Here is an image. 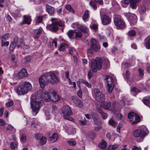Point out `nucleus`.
Wrapping results in <instances>:
<instances>
[{"label":"nucleus","instance_id":"obj_1","mask_svg":"<svg viewBox=\"0 0 150 150\" xmlns=\"http://www.w3.org/2000/svg\"><path fill=\"white\" fill-rule=\"evenodd\" d=\"M40 92H38L35 95H32L30 98L31 107L33 115H34L37 114L41 107L42 106L44 102L42 100V98L46 102L51 100L53 102H55L59 99V96L55 92L48 93L42 91V94L41 96L40 95Z\"/></svg>","mask_w":150,"mask_h":150},{"label":"nucleus","instance_id":"obj_2","mask_svg":"<svg viewBox=\"0 0 150 150\" xmlns=\"http://www.w3.org/2000/svg\"><path fill=\"white\" fill-rule=\"evenodd\" d=\"M59 81V78L53 71L47 72L46 75H43L39 78V82L40 87L44 88L47 82L50 84H57Z\"/></svg>","mask_w":150,"mask_h":150},{"label":"nucleus","instance_id":"obj_3","mask_svg":"<svg viewBox=\"0 0 150 150\" xmlns=\"http://www.w3.org/2000/svg\"><path fill=\"white\" fill-rule=\"evenodd\" d=\"M51 21L52 23L46 26L47 29L50 31L56 32L59 29L58 26H63L64 25L61 21L57 18H52Z\"/></svg>","mask_w":150,"mask_h":150},{"label":"nucleus","instance_id":"obj_4","mask_svg":"<svg viewBox=\"0 0 150 150\" xmlns=\"http://www.w3.org/2000/svg\"><path fill=\"white\" fill-rule=\"evenodd\" d=\"M102 60L101 58L96 57L95 59H92L91 63V69L94 72H96L97 70H100L102 68Z\"/></svg>","mask_w":150,"mask_h":150},{"label":"nucleus","instance_id":"obj_5","mask_svg":"<svg viewBox=\"0 0 150 150\" xmlns=\"http://www.w3.org/2000/svg\"><path fill=\"white\" fill-rule=\"evenodd\" d=\"M32 88V85L29 82L25 81L23 85H21L18 86L16 91L18 94L21 95L27 93L28 91Z\"/></svg>","mask_w":150,"mask_h":150},{"label":"nucleus","instance_id":"obj_6","mask_svg":"<svg viewBox=\"0 0 150 150\" xmlns=\"http://www.w3.org/2000/svg\"><path fill=\"white\" fill-rule=\"evenodd\" d=\"M105 80L106 88L108 92L111 93L113 88V79L110 76L106 75L105 76Z\"/></svg>","mask_w":150,"mask_h":150},{"label":"nucleus","instance_id":"obj_7","mask_svg":"<svg viewBox=\"0 0 150 150\" xmlns=\"http://www.w3.org/2000/svg\"><path fill=\"white\" fill-rule=\"evenodd\" d=\"M63 116L65 119L72 121L73 119L70 117L72 112L70 107L69 106L64 107L62 110Z\"/></svg>","mask_w":150,"mask_h":150},{"label":"nucleus","instance_id":"obj_8","mask_svg":"<svg viewBox=\"0 0 150 150\" xmlns=\"http://www.w3.org/2000/svg\"><path fill=\"white\" fill-rule=\"evenodd\" d=\"M146 130L147 129L145 127H144L143 129L142 128L136 129L133 132V135L136 138H139L141 139H142L147 134L146 131Z\"/></svg>","mask_w":150,"mask_h":150},{"label":"nucleus","instance_id":"obj_9","mask_svg":"<svg viewBox=\"0 0 150 150\" xmlns=\"http://www.w3.org/2000/svg\"><path fill=\"white\" fill-rule=\"evenodd\" d=\"M115 25L117 27L122 28L125 26V23L120 16H115L114 18Z\"/></svg>","mask_w":150,"mask_h":150},{"label":"nucleus","instance_id":"obj_10","mask_svg":"<svg viewBox=\"0 0 150 150\" xmlns=\"http://www.w3.org/2000/svg\"><path fill=\"white\" fill-rule=\"evenodd\" d=\"M128 117L130 121L132 122V124L133 125L136 124L140 121L139 117L133 112H131L128 113Z\"/></svg>","mask_w":150,"mask_h":150},{"label":"nucleus","instance_id":"obj_11","mask_svg":"<svg viewBox=\"0 0 150 150\" xmlns=\"http://www.w3.org/2000/svg\"><path fill=\"white\" fill-rule=\"evenodd\" d=\"M93 94L96 99L98 101H100L104 98L103 94L98 89L95 88L93 91Z\"/></svg>","mask_w":150,"mask_h":150},{"label":"nucleus","instance_id":"obj_12","mask_svg":"<svg viewBox=\"0 0 150 150\" xmlns=\"http://www.w3.org/2000/svg\"><path fill=\"white\" fill-rule=\"evenodd\" d=\"M127 16L128 17V20L131 26L135 25L137 21V17L134 14L128 13L126 14Z\"/></svg>","mask_w":150,"mask_h":150},{"label":"nucleus","instance_id":"obj_13","mask_svg":"<svg viewBox=\"0 0 150 150\" xmlns=\"http://www.w3.org/2000/svg\"><path fill=\"white\" fill-rule=\"evenodd\" d=\"M72 25L73 28H78L84 33H87L88 32V29L85 25L80 24L78 23H74Z\"/></svg>","mask_w":150,"mask_h":150},{"label":"nucleus","instance_id":"obj_14","mask_svg":"<svg viewBox=\"0 0 150 150\" xmlns=\"http://www.w3.org/2000/svg\"><path fill=\"white\" fill-rule=\"evenodd\" d=\"M12 42H13L18 47H21L24 48H28V47L27 46L24 45L22 43L21 41V40H19L17 36H16L14 38L13 41Z\"/></svg>","mask_w":150,"mask_h":150},{"label":"nucleus","instance_id":"obj_15","mask_svg":"<svg viewBox=\"0 0 150 150\" xmlns=\"http://www.w3.org/2000/svg\"><path fill=\"white\" fill-rule=\"evenodd\" d=\"M102 24L104 25H107L111 23L110 18L106 15L104 14L101 16L100 15Z\"/></svg>","mask_w":150,"mask_h":150},{"label":"nucleus","instance_id":"obj_16","mask_svg":"<svg viewBox=\"0 0 150 150\" xmlns=\"http://www.w3.org/2000/svg\"><path fill=\"white\" fill-rule=\"evenodd\" d=\"M141 0H125L124 3L125 4H128L130 2V6L132 8H135L137 3Z\"/></svg>","mask_w":150,"mask_h":150},{"label":"nucleus","instance_id":"obj_17","mask_svg":"<svg viewBox=\"0 0 150 150\" xmlns=\"http://www.w3.org/2000/svg\"><path fill=\"white\" fill-rule=\"evenodd\" d=\"M72 100L75 106L78 108H81L83 106V103L77 97L73 96L72 97Z\"/></svg>","mask_w":150,"mask_h":150},{"label":"nucleus","instance_id":"obj_18","mask_svg":"<svg viewBox=\"0 0 150 150\" xmlns=\"http://www.w3.org/2000/svg\"><path fill=\"white\" fill-rule=\"evenodd\" d=\"M24 20L23 21L20 23L21 25H23L25 24L29 25L31 23V17L29 15H24Z\"/></svg>","mask_w":150,"mask_h":150},{"label":"nucleus","instance_id":"obj_19","mask_svg":"<svg viewBox=\"0 0 150 150\" xmlns=\"http://www.w3.org/2000/svg\"><path fill=\"white\" fill-rule=\"evenodd\" d=\"M111 105L110 102H107L104 101H102L100 103V106L105 110H108L110 108Z\"/></svg>","mask_w":150,"mask_h":150},{"label":"nucleus","instance_id":"obj_20","mask_svg":"<svg viewBox=\"0 0 150 150\" xmlns=\"http://www.w3.org/2000/svg\"><path fill=\"white\" fill-rule=\"evenodd\" d=\"M42 29L41 28H40L38 29H36L34 30L33 33V37L34 39H38L40 36V35L42 33Z\"/></svg>","mask_w":150,"mask_h":150},{"label":"nucleus","instance_id":"obj_21","mask_svg":"<svg viewBox=\"0 0 150 150\" xmlns=\"http://www.w3.org/2000/svg\"><path fill=\"white\" fill-rule=\"evenodd\" d=\"M18 74L19 76L22 78L28 76L26 69L24 68H22V70L18 72Z\"/></svg>","mask_w":150,"mask_h":150},{"label":"nucleus","instance_id":"obj_22","mask_svg":"<svg viewBox=\"0 0 150 150\" xmlns=\"http://www.w3.org/2000/svg\"><path fill=\"white\" fill-rule=\"evenodd\" d=\"M46 9L47 11L50 15H52L54 13V8L48 4L46 5Z\"/></svg>","mask_w":150,"mask_h":150},{"label":"nucleus","instance_id":"obj_23","mask_svg":"<svg viewBox=\"0 0 150 150\" xmlns=\"http://www.w3.org/2000/svg\"><path fill=\"white\" fill-rule=\"evenodd\" d=\"M142 101L144 104L146 105L149 106H150V97L147 96L144 98Z\"/></svg>","mask_w":150,"mask_h":150},{"label":"nucleus","instance_id":"obj_24","mask_svg":"<svg viewBox=\"0 0 150 150\" xmlns=\"http://www.w3.org/2000/svg\"><path fill=\"white\" fill-rule=\"evenodd\" d=\"M68 47V44L66 43H63L61 44L59 47V50L60 51H64L65 49Z\"/></svg>","mask_w":150,"mask_h":150},{"label":"nucleus","instance_id":"obj_25","mask_svg":"<svg viewBox=\"0 0 150 150\" xmlns=\"http://www.w3.org/2000/svg\"><path fill=\"white\" fill-rule=\"evenodd\" d=\"M98 146L100 149H105L107 147L106 142L104 140H103L102 142L99 143Z\"/></svg>","mask_w":150,"mask_h":150},{"label":"nucleus","instance_id":"obj_26","mask_svg":"<svg viewBox=\"0 0 150 150\" xmlns=\"http://www.w3.org/2000/svg\"><path fill=\"white\" fill-rule=\"evenodd\" d=\"M58 139V136L57 134H54L52 137L49 139L52 142H54L57 141Z\"/></svg>","mask_w":150,"mask_h":150},{"label":"nucleus","instance_id":"obj_27","mask_svg":"<svg viewBox=\"0 0 150 150\" xmlns=\"http://www.w3.org/2000/svg\"><path fill=\"white\" fill-rule=\"evenodd\" d=\"M92 49L96 52L98 51L100 49V47L99 44L91 47Z\"/></svg>","mask_w":150,"mask_h":150},{"label":"nucleus","instance_id":"obj_28","mask_svg":"<svg viewBox=\"0 0 150 150\" xmlns=\"http://www.w3.org/2000/svg\"><path fill=\"white\" fill-rule=\"evenodd\" d=\"M145 45L146 48H150V37H148L146 39Z\"/></svg>","mask_w":150,"mask_h":150},{"label":"nucleus","instance_id":"obj_29","mask_svg":"<svg viewBox=\"0 0 150 150\" xmlns=\"http://www.w3.org/2000/svg\"><path fill=\"white\" fill-rule=\"evenodd\" d=\"M108 124L109 125H112L113 127H115L117 125V122H116L113 120L110 119L108 121Z\"/></svg>","mask_w":150,"mask_h":150},{"label":"nucleus","instance_id":"obj_30","mask_svg":"<svg viewBox=\"0 0 150 150\" xmlns=\"http://www.w3.org/2000/svg\"><path fill=\"white\" fill-rule=\"evenodd\" d=\"M139 10L141 13H144L146 10V7L143 5H141L139 7Z\"/></svg>","mask_w":150,"mask_h":150},{"label":"nucleus","instance_id":"obj_31","mask_svg":"<svg viewBox=\"0 0 150 150\" xmlns=\"http://www.w3.org/2000/svg\"><path fill=\"white\" fill-rule=\"evenodd\" d=\"M87 54L88 57H91L93 55V51L91 47H89L87 50Z\"/></svg>","mask_w":150,"mask_h":150},{"label":"nucleus","instance_id":"obj_32","mask_svg":"<svg viewBox=\"0 0 150 150\" xmlns=\"http://www.w3.org/2000/svg\"><path fill=\"white\" fill-rule=\"evenodd\" d=\"M79 122L82 125H85L87 124V120L84 117L82 120H79Z\"/></svg>","mask_w":150,"mask_h":150},{"label":"nucleus","instance_id":"obj_33","mask_svg":"<svg viewBox=\"0 0 150 150\" xmlns=\"http://www.w3.org/2000/svg\"><path fill=\"white\" fill-rule=\"evenodd\" d=\"M74 32L75 33V37L76 38L79 37L81 38L82 36L81 33L79 30H74Z\"/></svg>","mask_w":150,"mask_h":150},{"label":"nucleus","instance_id":"obj_34","mask_svg":"<svg viewBox=\"0 0 150 150\" xmlns=\"http://www.w3.org/2000/svg\"><path fill=\"white\" fill-rule=\"evenodd\" d=\"M42 20V17L40 16L36 17L35 19V21L36 24L41 23Z\"/></svg>","mask_w":150,"mask_h":150},{"label":"nucleus","instance_id":"obj_35","mask_svg":"<svg viewBox=\"0 0 150 150\" xmlns=\"http://www.w3.org/2000/svg\"><path fill=\"white\" fill-rule=\"evenodd\" d=\"M118 146L117 144L110 145L108 147L107 150H114L117 148Z\"/></svg>","mask_w":150,"mask_h":150},{"label":"nucleus","instance_id":"obj_36","mask_svg":"<svg viewBox=\"0 0 150 150\" xmlns=\"http://www.w3.org/2000/svg\"><path fill=\"white\" fill-rule=\"evenodd\" d=\"M65 8L66 9L69 11L73 13H74L75 12L73 8L71 7V6L70 5H67Z\"/></svg>","mask_w":150,"mask_h":150},{"label":"nucleus","instance_id":"obj_37","mask_svg":"<svg viewBox=\"0 0 150 150\" xmlns=\"http://www.w3.org/2000/svg\"><path fill=\"white\" fill-rule=\"evenodd\" d=\"M140 91L138 89L136 88L135 87L133 88L131 90V92L132 94L134 96H135L136 95V94H134V93H139V92H140Z\"/></svg>","mask_w":150,"mask_h":150},{"label":"nucleus","instance_id":"obj_38","mask_svg":"<svg viewBox=\"0 0 150 150\" xmlns=\"http://www.w3.org/2000/svg\"><path fill=\"white\" fill-rule=\"evenodd\" d=\"M90 46H92L93 45H95L98 44V43L96 40L94 38H91V40Z\"/></svg>","mask_w":150,"mask_h":150},{"label":"nucleus","instance_id":"obj_39","mask_svg":"<svg viewBox=\"0 0 150 150\" xmlns=\"http://www.w3.org/2000/svg\"><path fill=\"white\" fill-rule=\"evenodd\" d=\"M88 11L86 10L85 11L84 14L83 16V20L86 22V20L88 18Z\"/></svg>","mask_w":150,"mask_h":150},{"label":"nucleus","instance_id":"obj_40","mask_svg":"<svg viewBox=\"0 0 150 150\" xmlns=\"http://www.w3.org/2000/svg\"><path fill=\"white\" fill-rule=\"evenodd\" d=\"M9 35L8 33H7L4 35L2 36L1 37L2 38L1 41H6L7 40L9 37Z\"/></svg>","mask_w":150,"mask_h":150},{"label":"nucleus","instance_id":"obj_41","mask_svg":"<svg viewBox=\"0 0 150 150\" xmlns=\"http://www.w3.org/2000/svg\"><path fill=\"white\" fill-rule=\"evenodd\" d=\"M91 118L93 120L96 119L99 117L98 115L96 113L93 112H92L91 113Z\"/></svg>","mask_w":150,"mask_h":150},{"label":"nucleus","instance_id":"obj_42","mask_svg":"<svg viewBox=\"0 0 150 150\" xmlns=\"http://www.w3.org/2000/svg\"><path fill=\"white\" fill-rule=\"evenodd\" d=\"M74 31L72 30H69L67 33V35L70 38H71L73 35Z\"/></svg>","mask_w":150,"mask_h":150},{"label":"nucleus","instance_id":"obj_43","mask_svg":"<svg viewBox=\"0 0 150 150\" xmlns=\"http://www.w3.org/2000/svg\"><path fill=\"white\" fill-rule=\"evenodd\" d=\"M93 120L94 123L96 125H99L101 124L100 120L99 117Z\"/></svg>","mask_w":150,"mask_h":150},{"label":"nucleus","instance_id":"obj_44","mask_svg":"<svg viewBox=\"0 0 150 150\" xmlns=\"http://www.w3.org/2000/svg\"><path fill=\"white\" fill-rule=\"evenodd\" d=\"M70 127H69V128H68V131L70 134H74L75 133L76 131L75 129L74 128H70Z\"/></svg>","mask_w":150,"mask_h":150},{"label":"nucleus","instance_id":"obj_45","mask_svg":"<svg viewBox=\"0 0 150 150\" xmlns=\"http://www.w3.org/2000/svg\"><path fill=\"white\" fill-rule=\"evenodd\" d=\"M40 144L41 145H43L45 144L46 142V139L45 137H43L40 139Z\"/></svg>","mask_w":150,"mask_h":150},{"label":"nucleus","instance_id":"obj_46","mask_svg":"<svg viewBox=\"0 0 150 150\" xmlns=\"http://www.w3.org/2000/svg\"><path fill=\"white\" fill-rule=\"evenodd\" d=\"M42 137L43 136L42 135L40 134H35V139L40 140Z\"/></svg>","mask_w":150,"mask_h":150},{"label":"nucleus","instance_id":"obj_47","mask_svg":"<svg viewBox=\"0 0 150 150\" xmlns=\"http://www.w3.org/2000/svg\"><path fill=\"white\" fill-rule=\"evenodd\" d=\"M26 135L25 134H22L21 138V142H25L26 141Z\"/></svg>","mask_w":150,"mask_h":150},{"label":"nucleus","instance_id":"obj_48","mask_svg":"<svg viewBox=\"0 0 150 150\" xmlns=\"http://www.w3.org/2000/svg\"><path fill=\"white\" fill-rule=\"evenodd\" d=\"M136 33L134 30H131L129 31L128 35L131 36H134L136 34Z\"/></svg>","mask_w":150,"mask_h":150},{"label":"nucleus","instance_id":"obj_49","mask_svg":"<svg viewBox=\"0 0 150 150\" xmlns=\"http://www.w3.org/2000/svg\"><path fill=\"white\" fill-rule=\"evenodd\" d=\"M89 4L91 7H92L94 10H96L97 9V6L94 2L92 1L90 2L89 3Z\"/></svg>","mask_w":150,"mask_h":150},{"label":"nucleus","instance_id":"obj_50","mask_svg":"<svg viewBox=\"0 0 150 150\" xmlns=\"http://www.w3.org/2000/svg\"><path fill=\"white\" fill-rule=\"evenodd\" d=\"M82 83L83 84H85L88 88H91V85L88 83L87 81L83 80V81Z\"/></svg>","mask_w":150,"mask_h":150},{"label":"nucleus","instance_id":"obj_51","mask_svg":"<svg viewBox=\"0 0 150 150\" xmlns=\"http://www.w3.org/2000/svg\"><path fill=\"white\" fill-rule=\"evenodd\" d=\"M15 46H16V45L13 42H12L10 45L9 47L10 50L11 51H13L15 48Z\"/></svg>","mask_w":150,"mask_h":150},{"label":"nucleus","instance_id":"obj_52","mask_svg":"<svg viewBox=\"0 0 150 150\" xmlns=\"http://www.w3.org/2000/svg\"><path fill=\"white\" fill-rule=\"evenodd\" d=\"M13 102L12 100H11L10 102H7L6 104V106L7 107H9L13 105Z\"/></svg>","mask_w":150,"mask_h":150},{"label":"nucleus","instance_id":"obj_53","mask_svg":"<svg viewBox=\"0 0 150 150\" xmlns=\"http://www.w3.org/2000/svg\"><path fill=\"white\" fill-rule=\"evenodd\" d=\"M68 143L70 146H74L76 144V142L74 141L70 140L68 141Z\"/></svg>","mask_w":150,"mask_h":150},{"label":"nucleus","instance_id":"obj_54","mask_svg":"<svg viewBox=\"0 0 150 150\" xmlns=\"http://www.w3.org/2000/svg\"><path fill=\"white\" fill-rule=\"evenodd\" d=\"M88 79H90L93 76V73L91 71H90L88 72Z\"/></svg>","mask_w":150,"mask_h":150},{"label":"nucleus","instance_id":"obj_55","mask_svg":"<svg viewBox=\"0 0 150 150\" xmlns=\"http://www.w3.org/2000/svg\"><path fill=\"white\" fill-rule=\"evenodd\" d=\"M5 41H1V46H8L9 44V42L8 41L5 42Z\"/></svg>","mask_w":150,"mask_h":150},{"label":"nucleus","instance_id":"obj_56","mask_svg":"<svg viewBox=\"0 0 150 150\" xmlns=\"http://www.w3.org/2000/svg\"><path fill=\"white\" fill-rule=\"evenodd\" d=\"M99 38H100V40L101 41L104 42L105 41H106V38L104 36L102 35H99Z\"/></svg>","mask_w":150,"mask_h":150},{"label":"nucleus","instance_id":"obj_57","mask_svg":"<svg viewBox=\"0 0 150 150\" xmlns=\"http://www.w3.org/2000/svg\"><path fill=\"white\" fill-rule=\"evenodd\" d=\"M115 117L116 118L119 120H122V116L121 114L120 113H117L116 114Z\"/></svg>","mask_w":150,"mask_h":150},{"label":"nucleus","instance_id":"obj_58","mask_svg":"<svg viewBox=\"0 0 150 150\" xmlns=\"http://www.w3.org/2000/svg\"><path fill=\"white\" fill-rule=\"evenodd\" d=\"M7 129L13 131L14 132L15 131V129L14 127L11 125H8L7 127Z\"/></svg>","mask_w":150,"mask_h":150},{"label":"nucleus","instance_id":"obj_59","mask_svg":"<svg viewBox=\"0 0 150 150\" xmlns=\"http://www.w3.org/2000/svg\"><path fill=\"white\" fill-rule=\"evenodd\" d=\"M77 95L80 98L82 97V92L80 89L77 92Z\"/></svg>","mask_w":150,"mask_h":150},{"label":"nucleus","instance_id":"obj_60","mask_svg":"<svg viewBox=\"0 0 150 150\" xmlns=\"http://www.w3.org/2000/svg\"><path fill=\"white\" fill-rule=\"evenodd\" d=\"M122 66H124L126 67H129L131 66V65L128 63L123 62L122 63Z\"/></svg>","mask_w":150,"mask_h":150},{"label":"nucleus","instance_id":"obj_61","mask_svg":"<svg viewBox=\"0 0 150 150\" xmlns=\"http://www.w3.org/2000/svg\"><path fill=\"white\" fill-rule=\"evenodd\" d=\"M139 76L141 77H142L144 75V72L142 69H139Z\"/></svg>","mask_w":150,"mask_h":150},{"label":"nucleus","instance_id":"obj_62","mask_svg":"<svg viewBox=\"0 0 150 150\" xmlns=\"http://www.w3.org/2000/svg\"><path fill=\"white\" fill-rule=\"evenodd\" d=\"M15 143L14 142H12L10 144V146L11 148L13 150H14L15 149Z\"/></svg>","mask_w":150,"mask_h":150},{"label":"nucleus","instance_id":"obj_63","mask_svg":"<svg viewBox=\"0 0 150 150\" xmlns=\"http://www.w3.org/2000/svg\"><path fill=\"white\" fill-rule=\"evenodd\" d=\"M96 110L100 114L103 112L101 108L99 107H97Z\"/></svg>","mask_w":150,"mask_h":150},{"label":"nucleus","instance_id":"obj_64","mask_svg":"<svg viewBox=\"0 0 150 150\" xmlns=\"http://www.w3.org/2000/svg\"><path fill=\"white\" fill-rule=\"evenodd\" d=\"M130 72L128 70H127L126 72V76L127 79L129 78Z\"/></svg>","mask_w":150,"mask_h":150}]
</instances>
